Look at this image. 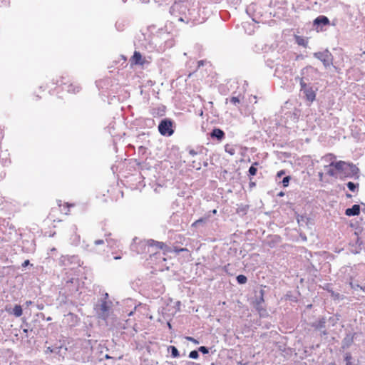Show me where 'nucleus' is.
Wrapping results in <instances>:
<instances>
[{"mask_svg": "<svg viewBox=\"0 0 365 365\" xmlns=\"http://www.w3.org/2000/svg\"><path fill=\"white\" fill-rule=\"evenodd\" d=\"M314 56L320 60L325 67L332 64L333 58L328 51L314 53Z\"/></svg>", "mask_w": 365, "mask_h": 365, "instance_id": "39448f33", "label": "nucleus"}, {"mask_svg": "<svg viewBox=\"0 0 365 365\" xmlns=\"http://www.w3.org/2000/svg\"><path fill=\"white\" fill-rule=\"evenodd\" d=\"M244 99V97L241 95H239L238 96H232L229 101L230 102L233 104L235 106H237L239 104H240L241 101Z\"/></svg>", "mask_w": 365, "mask_h": 365, "instance_id": "ddd939ff", "label": "nucleus"}, {"mask_svg": "<svg viewBox=\"0 0 365 365\" xmlns=\"http://www.w3.org/2000/svg\"><path fill=\"white\" fill-rule=\"evenodd\" d=\"M258 165V163L255 162L253 163V165L249 169V173L250 175H255L256 173H257V168H255V166Z\"/></svg>", "mask_w": 365, "mask_h": 365, "instance_id": "f3484780", "label": "nucleus"}, {"mask_svg": "<svg viewBox=\"0 0 365 365\" xmlns=\"http://www.w3.org/2000/svg\"><path fill=\"white\" fill-rule=\"evenodd\" d=\"M185 339L187 340V341H190L192 343H194L195 344H199V341L194 339L193 337H191V336H186Z\"/></svg>", "mask_w": 365, "mask_h": 365, "instance_id": "393cba45", "label": "nucleus"}, {"mask_svg": "<svg viewBox=\"0 0 365 365\" xmlns=\"http://www.w3.org/2000/svg\"><path fill=\"white\" fill-rule=\"evenodd\" d=\"M106 359H109V358H110V356H109L108 355H106Z\"/></svg>", "mask_w": 365, "mask_h": 365, "instance_id": "a19ab883", "label": "nucleus"}, {"mask_svg": "<svg viewBox=\"0 0 365 365\" xmlns=\"http://www.w3.org/2000/svg\"><path fill=\"white\" fill-rule=\"evenodd\" d=\"M290 180V177L289 176H287L285 178H283L282 180V185L284 187H287L288 185H289V182Z\"/></svg>", "mask_w": 365, "mask_h": 365, "instance_id": "412c9836", "label": "nucleus"}, {"mask_svg": "<svg viewBox=\"0 0 365 365\" xmlns=\"http://www.w3.org/2000/svg\"><path fill=\"white\" fill-rule=\"evenodd\" d=\"M329 287H330V284H326L323 288L326 290H327L328 292H329L331 289H329Z\"/></svg>", "mask_w": 365, "mask_h": 365, "instance_id": "7c9ffc66", "label": "nucleus"}, {"mask_svg": "<svg viewBox=\"0 0 365 365\" xmlns=\"http://www.w3.org/2000/svg\"><path fill=\"white\" fill-rule=\"evenodd\" d=\"M283 195H284V194H283V192H280V193H279V195H280V196H282Z\"/></svg>", "mask_w": 365, "mask_h": 365, "instance_id": "79ce46f5", "label": "nucleus"}, {"mask_svg": "<svg viewBox=\"0 0 365 365\" xmlns=\"http://www.w3.org/2000/svg\"><path fill=\"white\" fill-rule=\"evenodd\" d=\"M304 93L307 101L312 102L315 100L316 93L312 88H305Z\"/></svg>", "mask_w": 365, "mask_h": 365, "instance_id": "9d476101", "label": "nucleus"}, {"mask_svg": "<svg viewBox=\"0 0 365 365\" xmlns=\"http://www.w3.org/2000/svg\"><path fill=\"white\" fill-rule=\"evenodd\" d=\"M29 264V260H28V259H27V260L24 261V262L22 264V266H23V267H26V266H27Z\"/></svg>", "mask_w": 365, "mask_h": 365, "instance_id": "2f4dec72", "label": "nucleus"}, {"mask_svg": "<svg viewBox=\"0 0 365 365\" xmlns=\"http://www.w3.org/2000/svg\"><path fill=\"white\" fill-rule=\"evenodd\" d=\"M237 281L240 284H245L247 281V278L243 274H240L237 277Z\"/></svg>", "mask_w": 365, "mask_h": 365, "instance_id": "a211bd4d", "label": "nucleus"}, {"mask_svg": "<svg viewBox=\"0 0 365 365\" xmlns=\"http://www.w3.org/2000/svg\"><path fill=\"white\" fill-rule=\"evenodd\" d=\"M61 85L66 86L65 89L68 92L71 93H76L79 92L80 87L76 83H70L69 84H67V83H62Z\"/></svg>", "mask_w": 365, "mask_h": 365, "instance_id": "6e6552de", "label": "nucleus"}, {"mask_svg": "<svg viewBox=\"0 0 365 365\" xmlns=\"http://www.w3.org/2000/svg\"><path fill=\"white\" fill-rule=\"evenodd\" d=\"M212 213L213 215H215L217 213V210L214 209L213 210H212Z\"/></svg>", "mask_w": 365, "mask_h": 365, "instance_id": "4c0bfd02", "label": "nucleus"}, {"mask_svg": "<svg viewBox=\"0 0 365 365\" xmlns=\"http://www.w3.org/2000/svg\"><path fill=\"white\" fill-rule=\"evenodd\" d=\"M324 168L327 169V173L331 177H336L337 171L334 167H329V165L324 166Z\"/></svg>", "mask_w": 365, "mask_h": 365, "instance_id": "dca6fc26", "label": "nucleus"}, {"mask_svg": "<svg viewBox=\"0 0 365 365\" xmlns=\"http://www.w3.org/2000/svg\"><path fill=\"white\" fill-rule=\"evenodd\" d=\"M205 220H206L205 218L202 217V218L198 219L197 221H199V223H202V222H205Z\"/></svg>", "mask_w": 365, "mask_h": 365, "instance_id": "473e14b6", "label": "nucleus"}, {"mask_svg": "<svg viewBox=\"0 0 365 365\" xmlns=\"http://www.w3.org/2000/svg\"><path fill=\"white\" fill-rule=\"evenodd\" d=\"M329 292L331 294V295L332 297H336V298H339V294L338 293H337V294H336V293H335L333 290H331V289Z\"/></svg>", "mask_w": 365, "mask_h": 365, "instance_id": "cd10ccee", "label": "nucleus"}, {"mask_svg": "<svg viewBox=\"0 0 365 365\" xmlns=\"http://www.w3.org/2000/svg\"><path fill=\"white\" fill-rule=\"evenodd\" d=\"M170 349H171L172 356L174 358H178L180 356L179 351L178 349L174 346H170Z\"/></svg>", "mask_w": 365, "mask_h": 365, "instance_id": "6ab92c4d", "label": "nucleus"}, {"mask_svg": "<svg viewBox=\"0 0 365 365\" xmlns=\"http://www.w3.org/2000/svg\"><path fill=\"white\" fill-rule=\"evenodd\" d=\"M300 85H301V87H302V90H304L305 88H307V85L306 83L304 82L303 79H301L300 81Z\"/></svg>", "mask_w": 365, "mask_h": 365, "instance_id": "a878e982", "label": "nucleus"}, {"mask_svg": "<svg viewBox=\"0 0 365 365\" xmlns=\"http://www.w3.org/2000/svg\"><path fill=\"white\" fill-rule=\"evenodd\" d=\"M114 259H121V256H115Z\"/></svg>", "mask_w": 365, "mask_h": 365, "instance_id": "e433bc0d", "label": "nucleus"}, {"mask_svg": "<svg viewBox=\"0 0 365 365\" xmlns=\"http://www.w3.org/2000/svg\"><path fill=\"white\" fill-rule=\"evenodd\" d=\"M324 158L326 159L327 160L331 161L329 167H334L337 172H341L344 170V166L346 165V163L342 160L335 162L334 160H336V158L334 154H327L324 157Z\"/></svg>", "mask_w": 365, "mask_h": 365, "instance_id": "20e7f679", "label": "nucleus"}, {"mask_svg": "<svg viewBox=\"0 0 365 365\" xmlns=\"http://www.w3.org/2000/svg\"><path fill=\"white\" fill-rule=\"evenodd\" d=\"M294 39H295L296 43L299 46H303L304 48L307 47V46H308V40H307V38H304V36H298V35H294Z\"/></svg>", "mask_w": 365, "mask_h": 365, "instance_id": "f8f14e48", "label": "nucleus"}, {"mask_svg": "<svg viewBox=\"0 0 365 365\" xmlns=\"http://www.w3.org/2000/svg\"><path fill=\"white\" fill-rule=\"evenodd\" d=\"M31 304V302L29 301V302H26V304L29 305V304Z\"/></svg>", "mask_w": 365, "mask_h": 365, "instance_id": "58836bf2", "label": "nucleus"}, {"mask_svg": "<svg viewBox=\"0 0 365 365\" xmlns=\"http://www.w3.org/2000/svg\"><path fill=\"white\" fill-rule=\"evenodd\" d=\"M225 152L230 155H234L236 153L235 148L232 145L227 144L225 146Z\"/></svg>", "mask_w": 365, "mask_h": 365, "instance_id": "2eb2a0df", "label": "nucleus"}, {"mask_svg": "<svg viewBox=\"0 0 365 365\" xmlns=\"http://www.w3.org/2000/svg\"><path fill=\"white\" fill-rule=\"evenodd\" d=\"M330 24L329 19L325 16H319L314 20V25H329Z\"/></svg>", "mask_w": 365, "mask_h": 365, "instance_id": "9b49d317", "label": "nucleus"}, {"mask_svg": "<svg viewBox=\"0 0 365 365\" xmlns=\"http://www.w3.org/2000/svg\"><path fill=\"white\" fill-rule=\"evenodd\" d=\"M263 294H264V291H263V290H262V291H261V301H262V302H263V301H264Z\"/></svg>", "mask_w": 365, "mask_h": 365, "instance_id": "c9c22d12", "label": "nucleus"}, {"mask_svg": "<svg viewBox=\"0 0 365 365\" xmlns=\"http://www.w3.org/2000/svg\"><path fill=\"white\" fill-rule=\"evenodd\" d=\"M13 314L16 317H19L22 315L23 314V310H22V307L21 305H15L14 309H13Z\"/></svg>", "mask_w": 365, "mask_h": 365, "instance_id": "4468645a", "label": "nucleus"}, {"mask_svg": "<svg viewBox=\"0 0 365 365\" xmlns=\"http://www.w3.org/2000/svg\"><path fill=\"white\" fill-rule=\"evenodd\" d=\"M198 350L204 354H207L209 352L208 349L203 346H200Z\"/></svg>", "mask_w": 365, "mask_h": 365, "instance_id": "b1692460", "label": "nucleus"}, {"mask_svg": "<svg viewBox=\"0 0 365 365\" xmlns=\"http://www.w3.org/2000/svg\"><path fill=\"white\" fill-rule=\"evenodd\" d=\"M58 207H53L48 215V219L53 222H61L62 220L57 217L58 213L61 212L64 215H68L70 208L74 207L75 205L68 202H62L61 200H58Z\"/></svg>", "mask_w": 365, "mask_h": 365, "instance_id": "f03ea898", "label": "nucleus"}, {"mask_svg": "<svg viewBox=\"0 0 365 365\" xmlns=\"http://www.w3.org/2000/svg\"><path fill=\"white\" fill-rule=\"evenodd\" d=\"M147 61L145 58L142 56V54L137 51H135L133 55L130 58V63L131 67L137 65L143 66L146 63Z\"/></svg>", "mask_w": 365, "mask_h": 365, "instance_id": "423d86ee", "label": "nucleus"}, {"mask_svg": "<svg viewBox=\"0 0 365 365\" xmlns=\"http://www.w3.org/2000/svg\"><path fill=\"white\" fill-rule=\"evenodd\" d=\"M210 136L217 138L218 140H222L225 138V133L220 128H215L210 133Z\"/></svg>", "mask_w": 365, "mask_h": 365, "instance_id": "1a4fd4ad", "label": "nucleus"}, {"mask_svg": "<svg viewBox=\"0 0 365 365\" xmlns=\"http://www.w3.org/2000/svg\"><path fill=\"white\" fill-rule=\"evenodd\" d=\"M199 221L195 220L194 222L192 223L191 227H196L199 225Z\"/></svg>", "mask_w": 365, "mask_h": 365, "instance_id": "c756f323", "label": "nucleus"}, {"mask_svg": "<svg viewBox=\"0 0 365 365\" xmlns=\"http://www.w3.org/2000/svg\"><path fill=\"white\" fill-rule=\"evenodd\" d=\"M146 246L148 249V252H153V250H150V249H154L155 250H160L163 251V255H165L168 252H170L172 251V249L168 247L166 244H165L163 242H158L154 240H149L146 242ZM173 251L175 253H180L183 252H189V250L187 248H180L178 247H173ZM157 251L155 252L153 255H156Z\"/></svg>", "mask_w": 365, "mask_h": 365, "instance_id": "f257e3e1", "label": "nucleus"}, {"mask_svg": "<svg viewBox=\"0 0 365 365\" xmlns=\"http://www.w3.org/2000/svg\"><path fill=\"white\" fill-rule=\"evenodd\" d=\"M351 359V356L349 353L346 354L345 360L346 361V365H351L350 360Z\"/></svg>", "mask_w": 365, "mask_h": 365, "instance_id": "5701e85b", "label": "nucleus"}, {"mask_svg": "<svg viewBox=\"0 0 365 365\" xmlns=\"http://www.w3.org/2000/svg\"><path fill=\"white\" fill-rule=\"evenodd\" d=\"M347 187H348V188H349L351 191H353V192L355 190V189H356V185H355L354 182H349L347 183Z\"/></svg>", "mask_w": 365, "mask_h": 365, "instance_id": "4be33fe9", "label": "nucleus"}, {"mask_svg": "<svg viewBox=\"0 0 365 365\" xmlns=\"http://www.w3.org/2000/svg\"><path fill=\"white\" fill-rule=\"evenodd\" d=\"M94 243L96 245H99L103 244L104 241L103 240H96Z\"/></svg>", "mask_w": 365, "mask_h": 365, "instance_id": "c85d7f7f", "label": "nucleus"}, {"mask_svg": "<svg viewBox=\"0 0 365 365\" xmlns=\"http://www.w3.org/2000/svg\"><path fill=\"white\" fill-rule=\"evenodd\" d=\"M197 64H198V67H200L201 66H203V64H204L203 61H199L197 62Z\"/></svg>", "mask_w": 365, "mask_h": 365, "instance_id": "72a5a7b5", "label": "nucleus"}, {"mask_svg": "<svg viewBox=\"0 0 365 365\" xmlns=\"http://www.w3.org/2000/svg\"><path fill=\"white\" fill-rule=\"evenodd\" d=\"M159 133L164 136H170L174 133L173 122L170 119H163L158 125Z\"/></svg>", "mask_w": 365, "mask_h": 365, "instance_id": "7ed1b4c3", "label": "nucleus"}, {"mask_svg": "<svg viewBox=\"0 0 365 365\" xmlns=\"http://www.w3.org/2000/svg\"><path fill=\"white\" fill-rule=\"evenodd\" d=\"M360 214V206L359 205H354L351 208H347L345 210L346 216H356Z\"/></svg>", "mask_w": 365, "mask_h": 365, "instance_id": "0eeeda50", "label": "nucleus"}, {"mask_svg": "<svg viewBox=\"0 0 365 365\" xmlns=\"http://www.w3.org/2000/svg\"><path fill=\"white\" fill-rule=\"evenodd\" d=\"M346 196H347L348 197H351V195H349V194H346Z\"/></svg>", "mask_w": 365, "mask_h": 365, "instance_id": "ea45409f", "label": "nucleus"}, {"mask_svg": "<svg viewBox=\"0 0 365 365\" xmlns=\"http://www.w3.org/2000/svg\"><path fill=\"white\" fill-rule=\"evenodd\" d=\"M319 178L320 179V180H322V178H323V173H319Z\"/></svg>", "mask_w": 365, "mask_h": 365, "instance_id": "f704fd0d", "label": "nucleus"}, {"mask_svg": "<svg viewBox=\"0 0 365 365\" xmlns=\"http://www.w3.org/2000/svg\"><path fill=\"white\" fill-rule=\"evenodd\" d=\"M189 357L191 359H197L199 357V354L197 351L193 350L190 352Z\"/></svg>", "mask_w": 365, "mask_h": 365, "instance_id": "aec40b11", "label": "nucleus"}, {"mask_svg": "<svg viewBox=\"0 0 365 365\" xmlns=\"http://www.w3.org/2000/svg\"><path fill=\"white\" fill-rule=\"evenodd\" d=\"M285 174V170H279L277 174V178H281L282 175H284Z\"/></svg>", "mask_w": 365, "mask_h": 365, "instance_id": "bb28decb", "label": "nucleus"}]
</instances>
